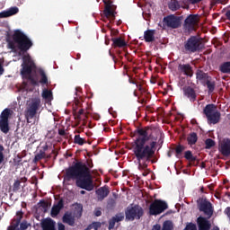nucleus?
Masks as SVG:
<instances>
[{"label":"nucleus","mask_w":230,"mask_h":230,"mask_svg":"<svg viewBox=\"0 0 230 230\" xmlns=\"http://www.w3.org/2000/svg\"><path fill=\"white\" fill-rule=\"evenodd\" d=\"M65 181H75L77 188L86 191L94 190V181H93L91 170L83 162H76L66 169Z\"/></svg>","instance_id":"1"},{"label":"nucleus","mask_w":230,"mask_h":230,"mask_svg":"<svg viewBox=\"0 0 230 230\" xmlns=\"http://www.w3.org/2000/svg\"><path fill=\"white\" fill-rule=\"evenodd\" d=\"M22 64L21 68V75L23 80H29L31 82V85H39V84H41L42 85H46L48 87L49 85V80L48 79V75H46V72L40 68L38 73L40 76V81H37L31 75V73L37 69V66L35 65V62L31 60V57L30 55L23 56L22 58Z\"/></svg>","instance_id":"2"},{"label":"nucleus","mask_w":230,"mask_h":230,"mask_svg":"<svg viewBox=\"0 0 230 230\" xmlns=\"http://www.w3.org/2000/svg\"><path fill=\"white\" fill-rule=\"evenodd\" d=\"M157 142L152 141L150 144L145 142V138L135 140L132 145L134 155L139 163L140 161H150L155 155V146Z\"/></svg>","instance_id":"3"},{"label":"nucleus","mask_w":230,"mask_h":230,"mask_svg":"<svg viewBox=\"0 0 230 230\" xmlns=\"http://www.w3.org/2000/svg\"><path fill=\"white\" fill-rule=\"evenodd\" d=\"M7 46L13 51H15L16 48H18L20 51L26 53L33 46V42L22 31L16 30L13 34V40H7Z\"/></svg>","instance_id":"4"},{"label":"nucleus","mask_w":230,"mask_h":230,"mask_svg":"<svg viewBox=\"0 0 230 230\" xmlns=\"http://www.w3.org/2000/svg\"><path fill=\"white\" fill-rule=\"evenodd\" d=\"M143 215H145V210L139 205L128 207L127 209L125 210L126 220H128V222L140 220Z\"/></svg>","instance_id":"5"},{"label":"nucleus","mask_w":230,"mask_h":230,"mask_svg":"<svg viewBox=\"0 0 230 230\" xmlns=\"http://www.w3.org/2000/svg\"><path fill=\"white\" fill-rule=\"evenodd\" d=\"M184 48L189 53H197L198 51H202L205 47L200 39L197 38V36H191L185 41Z\"/></svg>","instance_id":"6"},{"label":"nucleus","mask_w":230,"mask_h":230,"mask_svg":"<svg viewBox=\"0 0 230 230\" xmlns=\"http://www.w3.org/2000/svg\"><path fill=\"white\" fill-rule=\"evenodd\" d=\"M203 114L213 125H217L220 121V111L217 110V105L215 104H207L203 110Z\"/></svg>","instance_id":"7"},{"label":"nucleus","mask_w":230,"mask_h":230,"mask_svg":"<svg viewBox=\"0 0 230 230\" xmlns=\"http://www.w3.org/2000/svg\"><path fill=\"white\" fill-rule=\"evenodd\" d=\"M40 109V99L32 98L28 103L25 111V119L27 123H30V119H33L37 115V111Z\"/></svg>","instance_id":"8"},{"label":"nucleus","mask_w":230,"mask_h":230,"mask_svg":"<svg viewBox=\"0 0 230 230\" xmlns=\"http://www.w3.org/2000/svg\"><path fill=\"white\" fill-rule=\"evenodd\" d=\"M164 26L170 28L171 30H177L182 26V16H177L175 14H169L164 17Z\"/></svg>","instance_id":"9"},{"label":"nucleus","mask_w":230,"mask_h":230,"mask_svg":"<svg viewBox=\"0 0 230 230\" xmlns=\"http://www.w3.org/2000/svg\"><path fill=\"white\" fill-rule=\"evenodd\" d=\"M197 26H199V14H189L183 22L184 33L197 31Z\"/></svg>","instance_id":"10"},{"label":"nucleus","mask_w":230,"mask_h":230,"mask_svg":"<svg viewBox=\"0 0 230 230\" xmlns=\"http://www.w3.org/2000/svg\"><path fill=\"white\" fill-rule=\"evenodd\" d=\"M167 208L168 204L165 201L161 199H155L154 202L149 206V215L157 217V215L164 213Z\"/></svg>","instance_id":"11"},{"label":"nucleus","mask_w":230,"mask_h":230,"mask_svg":"<svg viewBox=\"0 0 230 230\" xmlns=\"http://www.w3.org/2000/svg\"><path fill=\"white\" fill-rule=\"evenodd\" d=\"M10 109H4L0 115V130L4 134L10 132L8 119L10 118Z\"/></svg>","instance_id":"12"},{"label":"nucleus","mask_w":230,"mask_h":230,"mask_svg":"<svg viewBox=\"0 0 230 230\" xmlns=\"http://www.w3.org/2000/svg\"><path fill=\"white\" fill-rule=\"evenodd\" d=\"M199 211H202L208 218L213 217V205L211 202L205 199L199 203Z\"/></svg>","instance_id":"13"},{"label":"nucleus","mask_w":230,"mask_h":230,"mask_svg":"<svg viewBox=\"0 0 230 230\" xmlns=\"http://www.w3.org/2000/svg\"><path fill=\"white\" fill-rule=\"evenodd\" d=\"M116 6L112 5V2L105 3L103 14L107 19H116Z\"/></svg>","instance_id":"14"},{"label":"nucleus","mask_w":230,"mask_h":230,"mask_svg":"<svg viewBox=\"0 0 230 230\" xmlns=\"http://www.w3.org/2000/svg\"><path fill=\"white\" fill-rule=\"evenodd\" d=\"M178 71L181 75H184L185 76H193V67L190 64H180L178 66Z\"/></svg>","instance_id":"15"},{"label":"nucleus","mask_w":230,"mask_h":230,"mask_svg":"<svg viewBox=\"0 0 230 230\" xmlns=\"http://www.w3.org/2000/svg\"><path fill=\"white\" fill-rule=\"evenodd\" d=\"M183 96H186L190 102H197V92L191 86L183 87Z\"/></svg>","instance_id":"16"},{"label":"nucleus","mask_w":230,"mask_h":230,"mask_svg":"<svg viewBox=\"0 0 230 230\" xmlns=\"http://www.w3.org/2000/svg\"><path fill=\"white\" fill-rule=\"evenodd\" d=\"M62 209H64V199H60L57 204L53 205L50 210V217H52V218H57Z\"/></svg>","instance_id":"17"},{"label":"nucleus","mask_w":230,"mask_h":230,"mask_svg":"<svg viewBox=\"0 0 230 230\" xmlns=\"http://www.w3.org/2000/svg\"><path fill=\"white\" fill-rule=\"evenodd\" d=\"M197 224L199 230H209L211 229V223L204 217H199L197 218Z\"/></svg>","instance_id":"18"},{"label":"nucleus","mask_w":230,"mask_h":230,"mask_svg":"<svg viewBox=\"0 0 230 230\" xmlns=\"http://www.w3.org/2000/svg\"><path fill=\"white\" fill-rule=\"evenodd\" d=\"M55 226H57V222L51 217H48L41 222L42 230H57Z\"/></svg>","instance_id":"19"},{"label":"nucleus","mask_w":230,"mask_h":230,"mask_svg":"<svg viewBox=\"0 0 230 230\" xmlns=\"http://www.w3.org/2000/svg\"><path fill=\"white\" fill-rule=\"evenodd\" d=\"M196 79L201 82L203 85H206L207 80H211V76L208 73H205L204 70L198 69L196 71Z\"/></svg>","instance_id":"20"},{"label":"nucleus","mask_w":230,"mask_h":230,"mask_svg":"<svg viewBox=\"0 0 230 230\" xmlns=\"http://www.w3.org/2000/svg\"><path fill=\"white\" fill-rule=\"evenodd\" d=\"M21 220H22V212L18 211L16 212V218L13 220L11 226H8L7 230L19 229V225L21 224Z\"/></svg>","instance_id":"21"},{"label":"nucleus","mask_w":230,"mask_h":230,"mask_svg":"<svg viewBox=\"0 0 230 230\" xmlns=\"http://www.w3.org/2000/svg\"><path fill=\"white\" fill-rule=\"evenodd\" d=\"M220 152L222 155H225V157H227L230 155V139L229 138L223 140L220 146Z\"/></svg>","instance_id":"22"},{"label":"nucleus","mask_w":230,"mask_h":230,"mask_svg":"<svg viewBox=\"0 0 230 230\" xmlns=\"http://www.w3.org/2000/svg\"><path fill=\"white\" fill-rule=\"evenodd\" d=\"M98 200H103L104 199H106V197H109V193H111V191L109 190V187L104 186V187H101L99 188L96 191H95Z\"/></svg>","instance_id":"23"},{"label":"nucleus","mask_w":230,"mask_h":230,"mask_svg":"<svg viewBox=\"0 0 230 230\" xmlns=\"http://www.w3.org/2000/svg\"><path fill=\"white\" fill-rule=\"evenodd\" d=\"M17 13H19V7L17 6L10 7L8 10L3 11L0 13V19L12 17V15H15Z\"/></svg>","instance_id":"24"},{"label":"nucleus","mask_w":230,"mask_h":230,"mask_svg":"<svg viewBox=\"0 0 230 230\" xmlns=\"http://www.w3.org/2000/svg\"><path fill=\"white\" fill-rule=\"evenodd\" d=\"M63 224H67L71 227H75V217L71 212H66L62 217Z\"/></svg>","instance_id":"25"},{"label":"nucleus","mask_w":230,"mask_h":230,"mask_svg":"<svg viewBox=\"0 0 230 230\" xmlns=\"http://www.w3.org/2000/svg\"><path fill=\"white\" fill-rule=\"evenodd\" d=\"M111 41L114 48H127V41L121 37L112 38Z\"/></svg>","instance_id":"26"},{"label":"nucleus","mask_w":230,"mask_h":230,"mask_svg":"<svg viewBox=\"0 0 230 230\" xmlns=\"http://www.w3.org/2000/svg\"><path fill=\"white\" fill-rule=\"evenodd\" d=\"M144 40L146 42H154L155 40V30H146L144 32Z\"/></svg>","instance_id":"27"},{"label":"nucleus","mask_w":230,"mask_h":230,"mask_svg":"<svg viewBox=\"0 0 230 230\" xmlns=\"http://www.w3.org/2000/svg\"><path fill=\"white\" fill-rule=\"evenodd\" d=\"M137 134H138V137L136 141H139V139H144V142L148 141L150 139V137H148V132L145 128H137L136 131Z\"/></svg>","instance_id":"28"},{"label":"nucleus","mask_w":230,"mask_h":230,"mask_svg":"<svg viewBox=\"0 0 230 230\" xmlns=\"http://www.w3.org/2000/svg\"><path fill=\"white\" fill-rule=\"evenodd\" d=\"M167 6L171 12H177L178 10H181V3L177 0H171L168 2Z\"/></svg>","instance_id":"29"},{"label":"nucleus","mask_w":230,"mask_h":230,"mask_svg":"<svg viewBox=\"0 0 230 230\" xmlns=\"http://www.w3.org/2000/svg\"><path fill=\"white\" fill-rule=\"evenodd\" d=\"M187 141L190 146H193V145H196L197 141H199V136H197V133L192 132L187 137Z\"/></svg>","instance_id":"30"},{"label":"nucleus","mask_w":230,"mask_h":230,"mask_svg":"<svg viewBox=\"0 0 230 230\" xmlns=\"http://www.w3.org/2000/svg\"><path fill=\"white\" fill-rule=\"evenodd\" d=\"M74 213L75 217L80 218L82 217V214L84 213V205L80 203H75Z\"/></svg>","instance_id":"31"},{"label":"nucleus","mask_w":230,"mask_h":230,"mask_svg":"<svg viewBox=\"0 0 230 230\" xmlns=\"http://www.w3.org/2000/svg\"><path fill=\"white\" fill-rule=\"evenodd\" d=\"M219 71H221V73L230 75V61L223 63L219 66Z\"/></svg>","instance_id":"32"},{"label":"nucleus","mask_w":230,"mask_h":230,"mask_svg":"<svg viewBox=\"0 0 230 230\" xmlns=\"http://www.w3.org/2000/svg\"><path fill=\"white\" fill-rule=\"evenodd\" d=\"M205 85H207V87L208 89V94H211V93H214V91H215L217 83H215V81H211V79H208L206 81Z\"/></svg>","instance_id":"33"},{"label":"nucleus","mask_w":230,"mask_h":230,"mask_svg":"<svg viewBox=\"0 0 230 230\" xmlns=\"http://www.w3.org/2000/svg\"><path fill=\"white\" fill-rule=\"evenodd\" d=\"M42 98L48 102H51V100H53V93L51 90L44 89L42 92Z\"/></svg>","instance_id":"34"},{"label":"nucleus","mask_w":230,"mask_h":230,"mask_svg":"<svg viewBox=\"0 0 230 230\" xmlns=\"http://www.w3.org/2000/svg\"><path fill=\"white\" fill-rule=\"evenodd\" d=\"M74 143L75 145H79V146H83V145H85L86 141L84 138H82L80 135H75L74 137Z\"/></svg>","instance_id":"35"},{"label":"nucleus","mask_w":230,"mask_h":230,"mask_svg":"<svg viewBox=\"0 0 230 230\" xmlns=\"http://www.w3.org/2000/svg\"><path fill=\"white\" fill-rule=\"evenodd\" d=\"M41 159H46V152L44 151H40L34 156L33 163L37 164L39 161H41Z\"/></svg>","instance_id":"36"},{"label":"nucleus","mask_w":230,"mask_h":230,"mask_svg":"<svg viewBox=\"0 0 230 230\" xmlns=\"http://www.w3.org/2000/svg\"><path fill=\"white\" fill-rule=\"evenodd\" d=\"M184 157L185 159H187V161H197V156L193 155V153H191V151H186L184 154Z\"/></svg>","instance_id":"37"},{"label":"nucleus","mask_w":230,"mask_h":230,"mask_svg":"<svg viewBox=\"0 0 230 230\" xmlns=\"http://www.w3.org/2000/svg\"><path fill=\"white\" fill-rule=\"evenodd\" d=\"M162 230H173V223L170 220L165 221L163 225Z\"/></svg>","instance_id":"38"},{"label":"nucleus","mask_w":230,"mask_h":230,"mask_svg":"<svg viewBox=\"0 0 230 230\" xmlns=\"http://www.w3.org/2000/svg\"><path fill=\"white\" fill-rule=\"evenodd\" d=\"M205 148H207V150H209L210 148H213V146H215V140L208 138L205 141Z\"/></svg>","instance_id":"39"},{"label":"nucleus","mask_w":230,"mask_h":230,"mask_svg":"<svg viewBox=\"0 0 230 230\" xmlns=\"http://www.w3.org/2000/svg\"><path fill=\"white\" fill-rule=\"evenodd\" d=\"M112 218L115 219L116 223L118 222H123V220L125 219V215L123 213H119L117 214L115 217H113Z\"/></svg>","instance_id":"40"},{"label":"nucleus","mask_w":230,"mask_h":230,"mask_svg":"<svg viewBox=\"0 0 230 230\" xmlns=\"http://www.w3.org/2000/svg\"><path fill=\"white\" fill-rule=\"evenodd\" d=\"M184 150H186V147L184 146L179 145L175 148V153L177 155H181V154H182V152H184Z\"/></svg>","instance_id":"41"},{"label":"nucleus","mask_w":230,"mask_h":230,"mask_svg":"<svg viewBox=\"0 0 230 230\" xmlns=\"http://www.w3.org/2000/svg\"><path fill=\"white\" fill-rule=\"evenodd\" d=\"M21 190V181L16 180L13 185V191H19Z\"/></svg>","instance_id":"42"},{"label":"nucleus","mask_w":230,"mask_h":230,"mask_svg":"<svg viewBox=\"0 0 230 230\" xmlns=\"http://www.w3.org/2000/svg\"><path fill=\"white\" fill-rule=\"evenodd\" d=\"M108 208H109L110 209H114V208H116V199H111L108 201Z\"/></svg>","instance_id":"43"},{"label":"nucleus","mask_w":230,"mask_h":230,"mask_svg":"<svg viewBox=\"0 0 230 230\" xmlns=\"http://www.w3.org/2000/svg\"><path fill=\"white\" fill-rule=\"evenodd\" d=\"M183 230H197V225L189 223Z\"/></svg>","instance_id":"44"},{"label":"nucleus","mask_w":230,"mask_h":230,"mask_svg":"<svg viewBox=\"0 0 230 230\" xmlns=\"http://www.w3.org/2000/svg\"><path fill=\"white\" fill-rule=\"evenodd\" d=\"M4 151V147L0 145V164L4 161V154H3Z\"/></svg>","instance_id":"45"},{"label":"nucleus","mask_w":230,"mask_h":230,"mask_svg":"<svg viewBox=\"0 0 230 230\" xmlns=\"http://www.w3.org/2000/svg\"><path fill=\"white\" fill-rule=\"evenodd\" d=\"M114 226H116V221L113 217H111V219L109 220L108 229L111 230L114 227Z\"/></svg>","instance_id":"46"},{"label":"nucleus","mask_w":230,"mask_h":230,"mask_svg":"<svg viewBox=\"0 0 230 230\" xmlns=\"http://www.w3.org/2000/svg\"><path fill=\"white\" fill-rule=\"evenodd\" d=\"M146 168H148V164H146V163L141 164V161L138 162V170L145 171Z\"/></svg>","instance_id":"47"},{"label":"nucleus","mask_w":230,"mask_h":230,"mask_svg":"<svg viewBox=\"0 0 230 230\" xmlns=\"http://www.w3.org/2000/svg\"><path fill=\"white\" fill-rule=\"evenodd\" d=\"M20 226V230H26L28 229V223L27 222H22L19 224Z\"/></svg>","instance_id":"48"},{"label":"nucleus","mask_w":230,"mask_h":230,"mask_svg":"<svg viewBox=\"0 0 230 230\" xmlns=\"http://www.w3.org/2000/svg\"><path fill=\"white\" fill-rule=\"evenodd\" d=\"M58 135H59V136H62V137H66L67 133L66 132V129H64V128H59V129H58Z\"/></svg>","instance_id":"49"},{"label":"nucleus","mask_w":230,"mask_h":230,"mask_svg":"<svg viewBox=\"0 0 230 230\" xmlns=\"http://www.w3.org/2000/svg\"><path fill=\"white\" fill-rule=\"evenodd\" d=\"M129 84H133V85H137V87L138 88V91H141L142 87L141 84H137V83H136V81H134L132 78L128 79Z\"/></svg>","instance_id":"50"},{"label":"nucleus","mask_w":230,"mask_h":230,"mask_svg":"<svg viewBox=\"0 0 230 230\" xmlns=\"http://www.w3.org/2000/svg\"><path fill=\"white\" fill-rule=\"evenodd\" d=\"M85 164H86L88 170H91V168H93L94 166V164H93V160L86 161Z\"/></svg>","instance_id":"51"},{"label":"nucleus","mask_w":230,"mask_h":230,"mask_svg":"<svg viewBox=\"0 0 230 230\" xmlns=\"http://www.w3.org/2000/svg\"><path fill=\"white\" fill-rule=\"evenodd\" d=\"M58 230H66V226L62 223L58 224Z\"/></svg>","instance_id":"52"},{"label":"nucleus","mask_w":230,"mask_h":230,"mask_svg":"<svg viewBox=\"0 0 230 230\" xmlns=\"http://www.w3.org/2000/svg\"><path fill=\"white\" fill-rule=\"evenodd\" d=\"M85 111L84 109H80L77 113V118H80V116L84 115Z\"/></svg>","instance_id":"53"},{"label":"nucleus","mask_w":230,"mask_h":230,"mask_svg":"<svg viewBox=\"0 0 230 230\" xmlns=\"http://www.w3.org/2000/svg\"><path fill=\"white\" fill-rule=\"evenodd\" d=\"M181 3H182V4H184V6H186L187 8H189L190 0H182Z\"/></svg>","instance_id":"54"},{"label":"nucleus","mask_w":230,"mask_h":230,"mask_svg":"<svg viewBox=\"0 0 230 230\" xmlns=\"http://www.w3.org/2000/svg\"><path fill=\"white\" fill-rule=\"evenodd\" d=\"M94 215H95V217H102V210H100V209L95 210Z\"/></svg>","instance_id":"55"},{"label":"nucleus","mask_w":230,"mask_h":230,"mask_svg":"<svg viewBox=\"0 0 230 230\" xmlns=\"http://www.w3.org/2000/svg\"><path fill=\"white\" fill-rule=\"evenodd\" d=\"M40 202L41 204V208H48V202H46L45 200H40Z\"/></svg>","instance_id":"56"},{"label":"nucleus","mask_w":230,"mask_h":230,"mask_svg":"<svg viewBox=\"0 0 230 230\" xmlns=\"http://www.w3.org/2000/svg\"><path fill=\"white\" fill-rule=\"evenodd\" d=\"M152 230H161V225H155Z\"/></svg>","instance_id":"57"},{"label":"nucleus","mask_w":230,"mask_h":230,"mask_svg":"<svg viewBox=\"0 0 230 230\" xmlns=\"http://www.w3.org/2000/svg\"><path fill=\"white\" fill-rule=\"evenodd\" d=\"M226 17L227 21H230V9L226 12Z\"/></svg>","instance_id":"58"},{"label":"nucleus","mask_w":230,"mask_h":230,"mask_svg":"<svg viewBox=\"0 0 230 230\" xmlns=\"http://www.w3.org/2000/svg\"><path fill=\"white\" fill-rule=\"evenodd\" d=\"M3 73H4V67H3V65L0 64V75H3Z\"/></svg>","instance_id":"59"},{"label":"nucleus","mask_w":230,"mask_h":230,"mask_svg":"<svg viewBox=\"0 0 230 230\" xmlns=\"http://www.w3.org/2000/svg\"><path fill=\"white\" fill-rule=\"evenodd\" d=\"M149 173H150V172H148L147 170H145V171L143 172L142 175H143L144 177H146V175H148Z\"/></svg>","instance_id":"60"},{"label":"nucleus","mask_w":230,"mask_h":230,"mask_svg":"<svg viewBox=\"0 0 230 230\" xmlns=\"http://www.w3.org/2000/svg\"><path fill=\"white\" fill-rule=\"evenodd\" d=\"M93 119H96V121H98V119H100V115H95V116H93Z\"/></svg>","instance_id":"61"},{"label":"nucleus","mask_w":230,"mask_h":230,"mask_svg":"<svg viewBox=\"0 0 230 230\" xmlns=\"http://www.w3.org/2000/svg\"><path fill=\"white\" fill-rule=\"evenodd\" d=\"M48 148H49V146H48V145H45L44 146H43V152H46V150H48Z\"/></svg>","instance_id":"62"},{"label":"nucleus","mask_w":230,"mask_h":230,"mask_svg":"<svg viewBox=\"0 0 230 230\" xmlns=\"http://www.w3.org/2000/svg\"><path fill=\"white\" fill-rule=\"evenodd\" d=\"M191 123H192V125H195V123H197V119H192Z\"/></svg>","instance_id":"63"},{"label":"nucleus","mask_w":230,"mask_h":230,"mask_svg":"<svg viewBox=\"0 0 230 230\" xmlns=\"http://www.w3.org/2000/svg\"><path fill=\"white\" fill-rule=\"evenodd\" d=\"M212 230H220V228H218V226H214Z\"/></svg>","instance_id":"64"}]
</instances>
